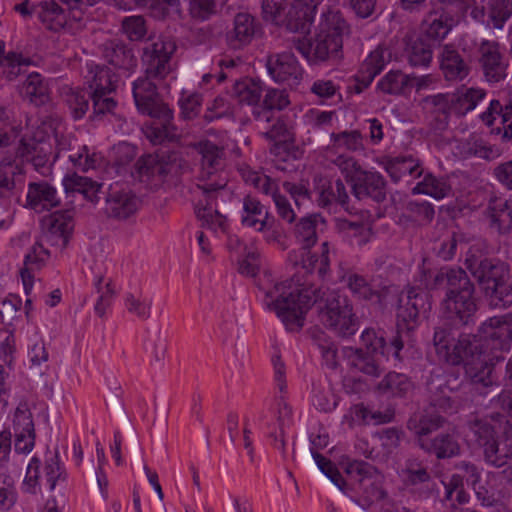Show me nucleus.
I'll list each match as a JSON object with an SVG mask.
<instances>
[{
	"label": "nucleus",
	"mask_w": 512,
	"mask_h": 512,
	"mask_svg": "<svg viewBox=\"0 0 512 512\" xmlns=\"http://www.w3.org/2000/svg\"><path fill=\"white\" fill-rule=\"evenodd\" d=\"M433 287L446 289L440 303L441 319L433 335L437 355L451 365L479 357L478 338L465 333L457 335L459 328L475 323L478 307L474 283L460 267L442 268L434 276Z\"/></svg>",
	"instance_id": "obj_1"
},
{
	"label": "nucleus",
	"mask_w": 512,
	"mask_h": 512,
	"mask_svg": "<svg viewBox=\"0 0 512 512\" xmlns=\"http://www.w3.org/2000/svg\"><path fill=\"white\" fill-rule=\"evenodd\" d=\"M264 302L290 331L303 327L305 314L312 305H316L320 323L338 337L349 338L359 329L351 300L336 290L296 285L290 279L269 289Z\"/></svg>",
	"instance_id": "obj_2"
},
{
	"label": "nucleus",
	"mask_w": 512,
	"mask_h": 512,
	"mask_svg": "<svg viewBox=\"0 0 512 512\" xmlns=\"http://www.w3.org/2000/svg\"><path fill=\"white\" fill-rule=\"evenodd\" d=\"M349 27L339 11H328L322 14L318 32L313 41L304 38H293L294 48L308 62L319 64L330 62L335 64L343 57V36L348 34Z\"/></svg>",
	"instance_id": "obj_3"
},
{
	"label": "nucleus",
	"mask_w": 512,
	"mask_h": 512,
	"mask_svg": "<svg viewBox=\"0 0 512 512\" xmlns=\"http://www.w3.org/2000/svg\"><path fill=\"white\" fill-rule=\"evenodd\" d=\"M196 149L201 155L197 189L206 193L210 200L228 195V179L224 173L225 148L210 140H204L198 143Z\"/></svg>",
	"instance_id": "obj_4"
},
{
	"label": "nucleus",
	"mask_w": 512,
	"mask_h": 512,
	"mask_svg": "<svg viewBox=\"0 0 512 512\" xmlns=\"http://www.w3.org/2000/svg\"><path fill=\"white\" fill-rule=\"evenodd\" d=\"M241 225L262 233L267 243H278L282 230L277 220L256 197L246 195L242 200Z\"/></svg>",
	"instance_id": "obj_5"
},
{
	"label": "nucleus",
	"mask_w": 512,
	"mask_h": 512,
	"mask_svg": "<svg viewBox=\"0 0 512 512\" xmlns=\"http://www.w3.org/2000/svg\"><path fill=\"white\" fill-rule=\"evenodd\" d=\"M177 49L175 40L160 35L143 48L142 63L144 73L158 80L165 79L172 71L171 59Z\"/></svg>",
	"instance_id": "obj_6"
},
{
	"label": "nucleus",
	"mask_w": 512,
	"mask_h": 512,
	"mask_svg": "<svg viewBox=\"0 0 512 512\" xmlns=\"http://www.w3.org/2000/svg\"><path fill=\"white\" fill-rule=\"evenodd\" d=\"M465 265L483 292L491 290L504 280H509V266L496 258L477 256L470 250Z\"/></svg>",
	"instance_id": "obj_7"
},
{
	"label": "nucleus",
	"mask_w": 512,
	"mask_h": 512,
	"mask_svg": "<svg viewBox=\"0 0 512 512\" xmlns=\"http://www.w3.org/2000/svg\"><path fill=\"white\" fill-rule=\"evenodd\" d=\"M152 80L157 79L145 74L133 82L132 92L138 111L152 118H172V110L162 101Z\"/></svg>",
	"instance_id": "obj_8"
},
{
	"label": "nucleus",
	"mask_w": 512,
	"mask_h": 512,
	"mask_svg": "<svg viewBox=\"0 0 512 512\" xmlns=\"http://www.w3.org/2000/svg\"><path fill=\"white\" fill-rule=\"evenodd\" d=\"M137 172L141 177L155 179L163 182L168 177H178L186 162L175 152L168 155H146L136 162Z\"/></svg>",
	"instance_id": "obj_9"
},
{
	"label": "nucleus",
	"mask_w": 512,
	"mask_h": 512,
	"mask_svg": "<svg viewBox=\"0 0 512 512\" xmlns=\"http://www.w3.org/2000/svg\"><path fill=\"white\" fill-rule=\"evenodd\" d=\"M42 241L64 250L74 229V212L62 210L53 212L41 220Z\"/></svg>",
	"instance_id": "obj_10"
},
{
	"label": "nucleus",
	"mask_w": 512,
	"mask_h": 512,
	"mask_svg": "<svg viewBox=\"0 0 512 512\" xmlns=\"http://www.w3.org/2000/svg\"><path fill=\"white\" fill-rule=\"evenodd\" d=\"M266 67L275 82L287 85L290 88L298 86L303 78V69L291 52L269 55Z\"/></svg>",
	"instance_id": "obj_11"
},
{
	"label": "nucleus",
	"mask_w": 512,
	"mask_h": 512,
	"mask_svg": "<svg viewBox=\"0 0 512 512\" xmlns=\"http://www.w3.org/2000/svg\"><path fill=\"white\" fill-rule=\"evenodd\" d=\"M261 32V24L252 14L239 12L233 18L232 27L225 34V42L230 49L241 50Z\"/></svg>",
	"instance_id": "obj_12"
},
{
	"label": "nucleus",
	"mask_w": 512,
	"mask_h": 512,
	"mask_svg": "<svg viewBox=\"0 0 512 512\" xmlns=\"http://www.w3.org/2000/svg\"><path fill=\"white\" fill-rule=\"evenodd\" d=\"M419 105L431 129L443 131L448 127L450 115L453 113L449 93L426 96Z\"/></svg>",
	"instance_id": "obj_13"
},
{
	"label": "nucleus",
	"mask_w": 512,
	"mask_h": 512,
	"mask_svg": "<svg viewBox=\"0 0 512 512\" xmlns=\"http://www.w3.org/2000/svg\"><path fill=\"white\" fill-rule=\"evenodd\" d=\"M396 318L397 331L391 338V347L394 349V357L401 360L400 351L404 347L403 334L408 337L420 324L419 314L413 305L409 303V300L405 298L404 294L399 297Z\"/></svg>",
	"instance_id": "obj_14"
},
{
	"label": "nucleus",
	"mask_w": 512,
	"mask_h": 512,
	"mask_svg": "<svg viewBox=\"0 0 512 512\" xmlns=\"http://www.w3.org/2000/svg\"><path fill=\"white\" fill-rule=\"evenodd\" d=\"M479 64L489 82H499L506 76L507 64L496 41L483 40L478 48Z\"/></svg>",
	"instance_id": "obj_15"
},
{
	"label": "nucleus",
	"mask_w": 512,
	"mask_h": 512,
	"mask_svg": "<svg viewBox=\"0 0 512 512\" xmlns=\"http://www.w3.org/2000/svg\"><path fill=\"white\" fill-rule=\"evenodd\" d=\"M105 212L109 218L125 221L136 214L140 199L129 189L110 188L105 199Z\"/></svg>",
	"instance_id": "obj_16"
},
{
	"label": "nucleus",
	"mask_w": 512,
	"mask_h": 512,
	"mask_svg": "<svg viewBox=\"0 0 512 512\" xmlns=\"http://www.w3.org/2000/svg\"><path fill=\"white\" fill-rule=\"evenodd\" d=\"M25 184V170L15 156L6 155L0 161V199H9Z\"/></svg>",
	"instance_id": "obj_17"
},
{
	"label": "nucleus",
	"mask_w": 512,
	"mask_h": 512,
	"mask_svg": "<svg viewBox=\"0 0 512 512\" xmlns=\"http://www.w3.org/2000/svg\"><path fill=\"white\" fill-rule=\"evenodd\" d=\"M55 141L57 149L55 157H59L62 152L67 153V158L78 170L86 172L99 164L100 156L97 153L90 154L87 146L79 145L76 140L72 141L69 137L59 136L56 133Z\"/></svg>",
	"instance_id": "obj_18"
},
{
	"label": "nucleus",
	"mask_w": 512,
	"mask_h": 512,
	"mask_svg": "<svg viewBox=\"0 0 512 512\" xmlns=\"http://www.w3.org/2000/svg\"><path fill=\"white\" fill-rule=\"evenodd\" d=\"M353 195L358 199L371 198L380 203L386 199V181L377 171L364 170L351 186Z\"/></svg>",
	"instance_id": "obj_19"
},
{
	"label": "nucleus",
	"mask_w": 512,
	"mask_h": 512,
	"mask_svg": "<svg viewBox=\"0 0 512 512\" xmlns=\"http://www.w3.org/2000/svg\"><path fill=\"white\" fill-rule=\"evenodd\" d=\"M391 58V53L387 48L378 46L364 60L358 74L355 76L356 84L354 90L361 93L367 88L384 68Z\"/></svg>",
	"instance_id": "obj_20"
},
{
	"label": "nucleus",
	"mask_w": 512,
	"mask_h": 512,
	"mask_svg": "<svg viewBox=\"0 0 512 512\" xmlns=\"http://www.w3.org/2000/svg\"><path fill=\"white\" fill-rule=\"evenodd\" d=\"M51 154V145L45 141H37L35 139L20 140V144L17 147L15 157L19 162H29L33 165L36 171L44 174V169L49 161Z\"/></svg>",
	"instance_id": "obj_21"
},
{
	"label": "nucleus",
	"mask_w": 512,
	"mask_h": 512,
	"mask_svg": "<svg viewBox=\"0 0 512 512\" xmlns=\"http://www.w3.org/2000/svg\"><path fill=\"white\" fill-rule=\"evenodd\" d=\"M315 12L316 6L314 4L294 0L291 4H288L282 26L293 33H309Z\"/></svg>",
	"instance_id": "obj_22"
},
{
	"label": "nucleus",
	"mask_w": 512,
	"mask_h": 512,
	"mask_svg": "<svg viewBox=\"0 0 512 512\" xmlns=\"http://www.w3.org/2000/svg\"><path fill=\"white\" fill-rule=\"evenodd\" d=\"M443 416L428 410L414 413L407 420V429L414 435L415 442L421 447L422 440L428 441L429 435L444 426Z\"/></svg>",
	"instance_id": "obj_23"
},
{
	"label": "nucleus",
	"mask_w": 512,
	"mask_h": 512,
	"mask_svg": "<svg viewBox=\"0 0 512 512\" xmlns=\"http://www.w3.org/2000/svg\"><path fill=\"white\" fill-rule=\"evenodd\" d=\"M390 355L364 351L362 348H350L347 351L348 365L351 369L371 377H379L384 371L383 359Z\"/></svg>",
	"instance_id": "obj_24"
},
{
	"label": "nucleus",
	"mask_w": 512,
	"mask_h": 512,
	"mask_svg": "<svg viewBox=\"0 0 512 512\" xmlns=\"http://www.w3.org/2000/svg\"><path fill=\"white\" fill-rule=\"evenodd\" d=\"M440 70L447 81H462L470 73V65L453 46L445 45L439 55Z\"/></svg>",
	"instance_id": "obj_25"
},
{
	"label": "nucleus",
	"mask_w": 512,
	"mask_h": 512,
	"mask_svg": "<svg viewBox=\"0 0 512 512\" xmlns=\"http://www.w3.org/2000/svg\"><path fill=\"white\" fill-rule=\"evenodd\" d=\"M467 426L473 436L472 440L482 449L483 460L487 463L499 442L494 425L487 419L476 418L469 421Z\"/></svg>",
	"instance_id": "obj_26"
},
{
	"label": "nucleus",
	"mask_w": 512,
	"mask_h": 512,
	"mask_svg": "<svg viewBox=\"0 0 512 512\" xmlns=\"http://www.w3.org/2000/svg\"><path fill=\"white\" fill-rule=\"evenodd\" d=\"M318 206L332 210L340 206L347 212H351L350 197L345 184L341 179L334 182H325L318 187Z\"/></svg>",
	"instance_id": "obj_27"
},
{
	"label": "nucleus",
	"mask_w": 512,
	"mask_h": 512,
	"mask_svg": "<svg viewBox=\"0 0 512 512\" xmlns=\"http://www.w3.org/2000/svg\"><path fill=\"white\" fill-rule=\"evenodd\" d=\"M59 205L60 198L57 195V191L48 182L29 183L26 196L27 207L36 212H42L44 210H51Z\"/></svg>",
	"instance_id": "obj_28"
},
{
	"label": "nucleus",
	"mask_w": 512,
	"mask_h": 512,
	"mask_svg": "<svg viewBox=\"0 0 512 512\" xmlns=\"http://www.w3.org/2000/svg\"><path fill=\"white\" fill-rule=\"evenodd\" d=\"M480 331L487 339L497 342L495 347L508 349L512 341V313L489 318Z\"/></svg>",
	"instance_id": "obj_29"
},
{
	"label": "nucleus",
	"mask_w": 512,
	"mask_h": 512,
	"mask_svg": "<svg viewBox=\"0 0 512 512\" xmlns=\"http://www.w3.org/2000/svg\"><path fill=\"white\" fill-rule=\"evenodd\" d=\"M420 449L439 460L454 458L461 454L458 438L450 432L438 433L428 441L422 440Z\"/></svg>",
	"instance_id": "obj_30"
},
{
	"label": "nucleus",
	"mask_w": 512,
	"mask_h": 512,
	"mask_svg": "<svg viewBox=\"0 0 512 512\" xmlns=\"http://www.w3.org/2000/svg\"><path fill=\"white\" fill-rule=\"evenodd\" d=\"M479 353V357H475L473 360L471 359V361L462 362V364L470 366L468 373L479 393L487 394L483 392L481 388L487 389L494 386L495 380L492 377L494 364L490 362L492 359L488 358V356L483 353L481 346L479 347Z\"/></svg>",
	"instance_id": "obj_31"
},
{
	"label": "nucleus",
	"mask_w": 512,
	"mask_h": 512,
	"mask_svg": "<svg viewBox=\"0 0 512 512\" xmlns=\"http://www.w3.org/2000/svg\"><path fill=\"white\" fill-rule=\"evenodd\" d=\"M103 57L110 65L124 71H131L137 66L132 49L117 40L108 41L103 45Z\"/></svg>",
	"instance_id": "obj_32"
},
{
	"label": "nucleus",
	"mask_w": 512,
	"mask_h": 512,
	"mask_svg": "<svg viewBox=\"0 0 512 512\" xmlns=\"http://www.w3.org/2000/svg\"><path fill=\"white\" fill-rule=\"evenodd\" d=\"M50 257V252L43 246L42 240L33 244L30 251L24 258V267L21 269L20 274L26 294H29L33 287L32 272L40 270Z\"/></svg>",
	"instance_id": "obj_33"
},
{
	"label": "nucleus",
	"mask_w": 512,
	"mask_h": 512,
	"mask_svg": "<svg viewBox=\"0 0 512 512\" xmlns=\"http://www.w3.org/2000/svg\"><path fill=\"white\" fill-rule=\"evenodd\" d=\"M35 15L46 29L58 32L63 29L70 16L57 2L43 1L35 4Z\"/></svg>",
	"instance_id": "obj_34"
},
{
	"label": "nucleus",
	"mask_w": 512,
	"mask_h": 512,
	"mask_svg": "<svg viewBox=\"0 0 512 512\" xmlns=\"http://www.w3.org/2000/svg\"><path fill=\"white\" fill-rule=\"evenodd\" d=\"M433 43L425 37H409L406 39L405 57L412 67L427 68L433 58Z\"/></svg>",
	"instance_id": "obj_35"
},
{
	"label": "nucleus",
	"mask_w": 512,
	"mask_h": 512,
	"mask_svg": "<svg viewBox=\"0 0 512 512\" xmlns=\"http://www.w3.org/2000/svg\"><path fill=\"white\" fill-rule=\"evenodd\" d=\"M452 102L453 113L464 116L476 108L477 104L484 99L486 92L480 88L461 87L454 93H449Z\"/></svg>",
	"instance_id": "obj_36"
},
{
	"label": "nucleus",
	"mask_w": 512,
	"mask_h": 512,
	"mask_svg": "<svg viewBox=\"0 0 512 512\" xmlns=\"http://www.w3.org/2000/svg\"><path fill=\"white\" fill-rule=\"evenodd\" d=\"M323 225L325 220L320 214L307 215L296 223L294 235L302 247L308 249L317 242L318 230Z\"/></svg>",
	"instance_id": "obj_37"
},
{
	"label": "nucleus",
	"mask_w": 512,
	"mask_h": 512,
	"mask_svg": "<svg viewBox=\"0 0 512 512\" xmlns=\"http://www.w3.org/2000/svg\"><path fill=\"white\" fill-rule=\"evenodd\" d=\"M425 23L427 26L419 36L425 37L426 41L433 43L435 47L448 35L454 25V19L445 12L439 15L437 13H430Z\"/></svg>",
	"instance_id": "obj_38"
},
{
	"label": "nucleus",
	"mask_w": 512,
	"mask_h": 512,
	"mask_svg": "<svg viewBox=\"0 0 512 512\" xmlns=\"http://www.w3.org/2000/svg\"><path fill=\"white\" fill-rule=\"evenodd\" d=\"M482 121L487 126H493L496 121L502 125L503 138L512 140V104L502 106L498 100H492L484 113Z\"/></svg>",
	"instance_id": "obj_39"
},
{
	"label": "nucleus",
	"mask_w": 512,
	"mask_h": 512,
	"mask_svg": "<svg viewBox=\"0 0 512 512\" xmlns=\"http://www.w3.org/2000/svg\"><path fill=\"white\" fill-rule=\"evenodd\" d=\"M288 94L283 90L269 89L264 97L263 106L253 108V116L256 121L270 122L273 110H282L289 105Z\"/></svg>",
	"instance_id": "obj_40"
},
{
	"label": "nucleus",
	"mask_w": 512,
	"mask_h": 512,
	"mask_svg": "<svg viewBox=\"0 0 512 512\" xmlns=\"http://www.w3.org/2000/svg\"><path fill=\"white\" fill-rule=\"evenodd\" d=\"M490 225L500 234L509 233L512 229V208L507 200L491 199L487 208Z\"/></svg>",
	"instance_id": "obj_41"
},
{
	"label": "nucleus",
	"mask_w": 512,
	"mask_h": 512,
	"mask_svg": "<svg viewBox=\"0 0 512 512\" xmlns=\"http://www.w3.org/2000/svg\"><path fill=\"white\" fill-rule=\"evenodd\" d=\"M414 388L413 382L402 373L389 372L377 384V391L389 397H406Z\"/></svg>",
	"instance_id": "obj_42"
},
{
	"label": "nucleus",
	"mask_w": 512,
	"mask_h": 512,
	"mask_svg": "<svg viewBox=\"0 0 512 512\" xmlns=\"http://www.w3.org/2000/svg\"><path fill=\"white\" fill-rule=\"evenodd\" d=\"M202 196L205 204L203 207L196 209V215L202 221V226L213 231L220 230L221 232H226L227 218L217 209L219 198L210 200L206 193H202Z\"/></svg>",
	"instance_id": "obj_43"
},
{
	"label": "nucleus",
	"mask_w": 512,
	"mask_h": 512,
	"mask_svg": "<svg viewBox=\"0 0 512 512\" xmlns=\"http://www.w3.org/2000/svg\"><path fill=\"white\" fill-rule=\"evenodd\" d=\"M63 186L66 192H78L91 201L98 202V193L102 188V184L93 181L91 178L80 176L77 173L67 174L63 178Z\"/></svg>",
	"instance_id": "obj_44"
},
{
	"label": "nucleus",
	"mask_w": 512,
	"mask_h": 512,
	"mask_svg": "<svg viewBox=\"0 0 512 512\" xmlns=\"http://www.w3.org/2000/svg\"><path fill=\"white\" fill-rule=\"evenodd\" d=\"M91 93L111 94L116 89L118 77L106 66L94 65L89 69Z\"/></svg>",
	"instance_id": "obj_45"
},
{
	"label": "nucleus",
	"mask_w": 512,
	"mask_h": 512,
	"mask_svg": "<svg viewBox=\"0 0 512 512\" xmlns=\"http://www.w3.org/2000/svg\"><path fill=\"white\" fill-rule=\"evenodd\" d=\"M135 2L138 6L146 8L157 20H166L181 14L180 0H135Z\"/></svg>",
	"instance_id": "obj_46"
},
{
	"label": "nucleus",
	"mask_w": 512,
	"mask_h": 512,
	"mask_svg": "<svg viewBox=\"0 0 512 512\" xmlns=\"http://www.w3.org/2000/svg\"><path fill=\"white\" fill-rule=\"evenodd\" d=\"M23 93L36 106L45 105L50 100L48 86L43 77L36 72L28 75L23 84Z\"/></svg>",
	"instance_id": "obj_47"
},
{
	"label": "nucleus",
	"mask_w": 512,
	"mask_h": 512,
	"mask_svg": "<svg viewBox=\"0 0 512 512\" xmlns=\"http://www.w3.org/2000/svg\"><path fill=\"white\" fill-rule=\"evenodd\" d=\"M451 192V185L444 177H435L428 173L423 180L412 189L413 194H426L435 199L447 197Z\"/></svg>",
	"instance_id": "obj_48"
},
{
	"label": "nucleus",
	"mask_w": 512,
	"mask_h": 512,
	"mask_svg": "<svg viewBox=\"0 0 512 512\" xmlns=\"http://www.w3.org/2000/svg\"><path fill=\"white\" fill-rule=\"evenodd\" d=\"M384 168L394 182H398L405 175L419 177L422 174L419 163L411 156L390 159Z\"/></svg>",
	"instance_id": "obj_49"
},
{
	"label": "nucleus",
	"mask_w": 512,
	"mask_h": 512,
	"mask_svg": "<svg viewBox=\"0 0 512 512\" xmlns=\"http://www.w3.org/2000/svg\"><path fill=\"white\" fill-rule=\"evenodd\" d=\"M233 95L239 103L257 107L262 95L261 83L252 79L236 81L233 86Z\"/></svg>",
	"instance_id": "obj_50"
},
{
	"label": "nucleus",
	"mask_w": 512,
	"mask_h": 512,
	"mask_svg": "<svg viewBox=\"0 0 512 512\" xmlns=\"http://www.w3.org/2000/svg\"><path fill=\"white\" fill-rule=\"evenodd\" d=\"M410 75L400 70H391L377 83V89L384 94L399 95L409 87Z\"/></svg>",
	"instance_id": "obj_51"
},
{
	"label": "nucleus",
	"mask_w": 512,
	"mask_h": 512,
	"mask_svg": "<svg viewBox=\"0 0 512 512\" xmlns=\"http://www.w3.org/2000/svg\"><path fill=\"white\" fill-rule=\"evenodd\" d=\"M124 306L129 314L141 320H147L151 316L152 299L141 291L127 293L124 299Z\"/></svg>",
	"instance_id": "obj_52"
},
{
	"label": "nucleus",
	"mask_w": 512,
	"mask_h": 512,
	"mask_svg": "<svg viewBox=\"0 0 512 512\" xmlns=\"http://www.w3.org/2000/svg\"><path fill=\"white\" fill-rule=\"evenodd\" d=\"M65 102L75 120L82 119L89 110L91 92L77 89H68L64 95Z\"/></svg>",
	"instance_id": "obj_53"
},
{
	"label": "nucleus",
	"mask_w": 512,
	"mask_h": 512,
	"mask_svg": "<svg viewBox=\"0 0 512 512\" xmlns=\"http://www.w3.org/2000/svg\"><path fill=\"white\" fill-rule=\"evenodd\" d=\"M361 342L364 351L379 352L380 354L394 356V349L391 347V339L387 343L383 332H376L374 329L369 328L362 332Z\"/></svg>",
	"instance_id": "obj_54"
},
{
	"label": "nucleus",
	"mask_w": 512,
	"mask_h": 512,
	"mask_svg": "<svg viewBox=\"0 0 512 512\" xmlns=\"http://www.w3.org/2000/svg\"><path fill=\"white\" fill-rule=\"evenodd\" d=\"M31 64L29 58L24 57L22 54L10 51L7 56L0 62V68L3 75L9 81L15 80L20 74L24 72V68Z\"/></svg>",
	"instance_id": "obj_55"
},
{
	"label": "nucleus",
	"mask_w": 512,
	"mask_h": 512,
	"mask_svg": "<svg viewBox=\"0 0 512 512\" xmlns=\"http://www.w3.org/2000/svg\"><path fill=\"white\" fill-rule=\"evenodd\" d=\"M343 280L354 297L365 301L374 300L373 286L364 276L357 273H348L343 277Z\"/></svg>",
	"instance_id": "obj_56"
},
{
	"label": "nucleus",
	"mask_w": 512,
	"mask_h": 512,
	"mask_svg": "<svg viewBox=\"0 0 512 512\" xmlns=\"http://www.w3.org/2000/svg\"><path fill=\"white\" fill-rule=\"evenodd\" d=\"M161 123L157 126L151 127L147 131V138L154 145H160L164 142H172L177 139V129L173 125L172 118H157Z\"/></svg>",
	"instance_id": "obj_57"
},
{
	"label": "nucleus",
	"mask_w": 512,
	"mask_h": 512,
	"mask_svg": "<svg viewBox=\"0 0 512 512\" xmlns=\"http://www.w3.org/2000/svg\"><path fill=\"white\" fill-rule=\"evenodd\" d=\"M490 306L494 308H509L512 306V283L504 280L491 290L484 292Z\"/></svg>",
	"instance_id": "obj_58"
},
{
	"label": "nucleus",
	"mask_w": 512,
	"mask_h": 512,
	"mask_svg": "<svg viewBox=\"0 0 512 512\" xmlns=\"http://www.w3.org/2000/svg\"><path fill=\"white\" fill-rule=\"evenodd\" d=\"M44 479L50 490L55 489L58 481L65 480V470L60 465L59 453L55 451L46 459L43 467Z\"/></svg>",
	"instance_id": "obj_59"
},
{
	"label": "nucleus",
	"mask_w": 512,
	"mask_h": 512,
	"mask_svg": "<svg viewBox=\"0 0 512 512\" xmlns=\"http://www.w3.org/2000/svg\"><path fill=\"white\" fill-rule=\"evenodd\" d=\"M203 97L200 93H187L183 91L178 100L181 109V116L185 120H192L196 118L201 110Z\"/></svg>",
	"instance_id": "obj_60"
},
{
	"label": "nucleus",
	"mask_w": 512,
	"mask_h": 512,
	"mask_svg": "<svg viewBox=\"0 0 512 512\" xmlns=\"http://www.w3.org/2000/svg\"><path fill=\"white\" fill-rule=\"evenodd\" d=\"M103 281V276H98L95 282V288L99 294V297L94 306V310L99 317H103L105 315L106 309L110 306L111 301L115 295L112 282L109 280L103 284Z\"/></svg>",
	"instance_id": "obj_61"
},
{
	"label": "nucleus",
	"mask_w": 512,
	"mask_h": 512,
	"mask_svg": "<svg viewBox=\"0 0 512 512\" xmlns=\"http://www.w3.org/2000/svg\"><path fill=\"white\" fill-rule=\"evenodd\" d=\"M512 15V0H490L489 19L494 28L501 29Z\"/></svg>",
	"instance_id": "obj_62"
},
{
	"label": "nucleus",
	"mask_w": 512,
	"mask_h": 512,
	"mask_svg": "<svg viewBox=\"0 0 512 512\" xmlns=\"http://www.w3.org/2000/svg\"><path fill=\"white\" fill-rule=\"evenodd\" d=\"M288 8L286 0H262V15L266 21L282 26Z\"/></svg>",
	"instance_id": "obj_63"
},
{
	"label": "nucleus",
	"mask_w": 512,
	"mask_h": 512,
	"mask_svg": "<svg viewBox=\"0 0 512 512\" xmlns=\"http://www.w3.org/2000/svg\"><path fill=\"white\" fill-rule=\"evenodd\" d=\"M121 28L123 33L131 41H140L147 33L145 18L140 15L123 18Z\"/></svg>",
	"instance_id": "obj_64"
}]
</instances>
